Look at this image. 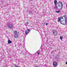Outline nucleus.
<instances>
[{
	"label": "nucleus",
	"instance_id": "f257e3e1",
	"mask_svg": "<svg viewBox=\"0 0 67 67\" xmlns=\"http://www.w3.org/2000/svg\"><path fill=\"white\" fill-rule=\"evenodd\" d=\"M15 34L14 37L15 38H18V36H19V32H17V31H14Z\"/></svg>",
	"mask_w": 67,
	"mask_h": 67
},
{
	"label": "nucleus",
	"instance_id": "f03ea898",
	"mask_svg": "<svg viewBox=\"0 0 67 67\" xmlns=\"http://www.w3.org/2000/svg\"><path fill=\"white\" fill-rule=\"evenodd\" d=\"M58 3H59V7H61V9H62L63 8V4L62 2H58Z\"/></svg>",
	"mask_w": 67,
	"mask_h": 67
},
{
	"label": "nucleus",
	"instance_id": "7ed1b4c3",
	"mask_svg": "<svg viewBox=\"0 0 67 67\" xmlns=\"http://www.w3.org/2000/svg\"><path fill=\"white\" fill-rule=\"evenodd\" d=\"M67 21H66L65 20H63V21L62 20L61 23V24H62L63 25H65V24H67Z\"/></svg>",
	"mask_w": 67,
	"mask_h": 67
},
{
	"label": "nucleus",
	"instance_id": "20e7f679",
	"mask_svg": "<svg viewBox=\"0 0 67 67\" xmlns=\"http://www.w3.org/2000/svg\"><path fill=\"white\" fill-rule=\"evenodd\" d=\"M8 27L9 29H13V25L12 24H10L8 26Z\"/></svg>",
	"mask_w": 67,
	"mask_h": 67
},
{
	"label": "nucleus",
	"instance_id": "39448f33",
	"mask_svg": "<svg viewBox=\"0 0 67 67\" xmlns=\"http://www.w3.org/2000/svg\"><path fill=\"white\" fill-rule=\"evenodd\" d=\"M27 31H26L25 32V34L26 35L27 34V33H29V32H30V29H27Z\"/></svg>",
	"mask_w": 67,
	"mask_h": 67
},
{
	"label": "nucleus",
	"instance_id": "423d86ee",
	"mask_svg": "<svg viewBox=\"0 0 67 67\" xmlns=\"http://www.w3.org/2000/svg\"><path fill=\"white\" fill-rule=\"evenodd\" d=\"M53 65L54 67H56L57 65V63L56 62H53Z\"/></svg>",
	"mask_w": 67,
	"mask_h": 67
},
{
	"label": "nucleus",
	"instance_id": "0eeeda50",
	"mask_svg": "<svg viewBox=\"0 0 67 67\" xmlns=\"http://www.w3.org/2000/svg\"><path fill=\"white\" fill-rule=\"evenodd\" d=\"M58 22H60V23H61V22H62V21H60L61 20V18L60 17L58 18Z\"/></svg>",
	"mask_w": 67,
	"mask_h": 67
},
{
	"label": "nucleus",
	"instance_id": "6e6552de",
	"mask_svg": "<svg viewBox=\"0 0 67 67\" xmlns=\"http://www.w3.org/2000/svg\"><path fill=\"white\" fill-rule=\"evenodd\" d=\"M63 17H64V18H65V21H66V22H67V16H66V15H64V16H63Z\"/></svg>",
	"mask_w": 67,
	"mask_h": 67
},
{
	"label": "nucleus",
	"instance_id": "1a4fd4ad",
	"mask_svg": "<svg viewBox=\"0 0 67 67\" xmlns=\"http://www.w3.org/2000/svg\"><path fill=\"white\" fill-rule=\"evenodd\" d=\"M53 34L54 35H57V33L56 31H54L53 32Z\"/></svg>",
	"mask_w": 67,
	"mask_h": 67
},
{
	"label": "nucleus",
	"instance_id": "9d476101",
	"mask_svg": "<svg viewBox=\"0 0 67 67\" xmlns=\"http://www.w3.org/2000/svg\"><path fill=\"white\" fill-rule=\"evenodd\" d=\"M59 56L58 55H57V56H55V59H58V58H59Z\"/></svg>",
	"mask_w": 67,
	"mask_h": 67
},
{
	"label": "nucleus",
	"instance_id": "9b49d317",
	"mask_svg": "<svg viewBox=\"0 0 67 67\" xmlns=\"http://www.w3.org/2000/svg\"><path fill=\"white\" fill-rule=\"evenodd\" d=\"M12 43V41L10 40V39H9L8 41V44H10Z\"/></svg>",
	"mask_w": 67,
	"mask_h": 67
},
{
	"label": "nucleus",
	"instance_id": "f8f14e48",
	"mask_svg": "<svg viewBox=\"0 0 67 67\" xmlns=\"http://www.w3.org/2000/svg\"><path fill=\"white\" fill-rule=\"evenodd\" d=\"M55 7H59V4L58 2L57 3L56 5H55Z\"/></svg>",
	"mask_w": 67,
	"mask_h": 67
},
{
	"label": "nucleus",
	"instance_id": "ddd939ff",
	"mask_svg": "<svg viewBox=\"0 0 67 67\" xmlns=\"http://www.w3.org/2000/svg\"><path fill=\"white\" fill-rule=\"evenodd\" d=\"M54 2V4H56V3H57V0H55Z\"/></svg>",
	"mask_w": 67,
	"mask_h": 67
},
{
	"label": "nucleus",
	"instance_id": "4468645a",
	"mask_svg": "<svg viewBox=\"0 0 67 67\" xmlns=\"http://www.w3.org/2000/svg\"><path fill=\"white\" fill-rule=\"evenodd\" d=\"M29 24V22H27L25 24V25H27Z\"/></svg>",
	"mask_w": 67,
	"mask_h": 67
},
{
	"label": "nucleus",
	"instance_id": "2eb2a0df",
	"mask_svg": "<svg viewBox=\"0 0 67 67\" xmlns=\"http://www.w3.org/2000/svg\"><path fill=\"white\" fill-rule=\"evenodd\" d=\"M49 48H50L51 49H53V47H49Z\"/></svg>",
	"mask_w": 67,
	"mask_h": 67
},
{
	"label": "nucleus",
	"instance_id": "dca6fc26",
	"mask_svg": "<svg viewBox=\"0 0 67 67\" xmlns=\"http://www.w3.org/2000/svg\"><path fill=\"white\" fill-rule=\"evenodd\" d=\"M60 12V11H56V12H57V13H59Z\"/></svg>",
	"mask_w": 67,
	"mask_h": 67
},
{
	"label": "nucleus",
	"instance_id": "f3484780",
	"mask_svg": "<svg viewBox=\"0 0 67 67\" xmlns=\"http://www.w3.org/2000/svg\"><path fill=\"white\" fill-rule=\"evenodd\" d=\"M37 53H38V55H39L40 54V52H37Z\"/></svg>",
	"mask_w": 67,
	"mask_h": 67
},
{
	"label": "nucleus",
	"instance_id": "a211bd4d",
	"mask_svg": "<svg viewBox=\"0 0 67 67\" xmlns=\"http://www.w3.org/2000/svg\"><path fill=\"white\" fill-rule=\"evenodd\" d=\"M60 38L61 40H62V37L60 36Z\"/></svg>",
	"mask_w": 67,
	"mask_h": 67
},
{
	"label": "nucleus",
	"instance_id": "6ab92c4d",
	"mask_svg": "<svg viewBox=\"0 0 67 67\" xmlns=\"http://www.w3.org/2000/svg\"><path fill=\"white\" fill-rule=\"evenodd\" d=\"M15 67H19V66H17L16 65H15Z\"/></svg>",
	"mask_w": 67,
	"mask_h": 67
},
{
	"label": "nucleus",
	"instance_id": "aec40b11",
	"mask_svg": "<svg viewBox=\"0 0 67 67\" xmlns=\"http://www.w3.org/2000/svg\"><path fill=\"white\" fill-rule=\"evenodd\" d=\"M56 7V9H58V6H55Z\"/></svg>",
	"mask_w": 67,
	"mask_h": 67
},
{
	"label": "nucleus",
	"instance_id": "412c9836",
	"mask_svg": "<svg viewBox=\"0 0 67 67\" xmlns=\"http://www.w3.org/2000/svg\"><path fill=\"white\" fill-rule=\"evenodd\" d=\"M48 25V23H46V25Z\"/></svg>",
	"mask_w": 67,
	"mask_h": 67
},
{
	"label": "nucleus",
	"instance_id": "4be33fe9",
	"mask_svg": "<svg viewBox=\"0 0 67 67\" xmlns=\"http://www.w3.org/2000/svg\"><path fill=\"white\" fill-rule=\"evenodd\" d=\"M52 52H53V53H54V51H52Z\"/></svg>",
	"mask_w": 67,
	"mask_h": 67
},
{
	"label": "nucleus",
	"instance_id": "5701e85b",
	"mask_svg": "<svg viewBox=\"0 0 67 67\" xmlns=\"http://www.w3.org/2000/svg\"><path fill=\"white\" fill-rule=\"evenodd\" d=\"M30 13H32V12L31 10L30 11Z\"/></svg>",
	"mask_w": 67,
	"mask_h": 67
},
{
	"label": "nucleus",
	"instance_id": "b1692460",
	"mask_svg": "<svg viewBox=\"0 0 67 67\" xmlns=\"http://www.w3.org/2000/svg\"><path fill=\"white\" fill-rule=\"evenodd\" d=\"M66 64L67 65V62H66Z\"/></svg>",
	"mask_w": 67,
	"mask_h": 67
},
{
	"label": "nucleus",
	"instance_id": "393cba45",
	"mask_svg": "<svg viewBox=\"0 0 67 67\" xmlns=\"http://www.w3.org/2000/svg\"><path fill=\"white\" fill-rule=\"evenodd\" d=\"M54 52H56V50H55L54 51Z\"/></svg>",
	"mask_w": 67,
	"mask_h": 67
},
{
	"label": "nucleus",
	"instance_id": "a878e982",
	"mask_svg": "<svg viewBox=\"0 0 67 67\" xmlns=\"http://www.w3.org/2000/svg\"><path fill=\"white\" fill-rule=\"evenodd\" d=\"M36 67H39V66H37Z\"/></svg>",
	"mask_w": 67,
	"mask_h": 67
},
{
	"label": "nucleus",
	"instance_id": "bb28decb",
	"mask_svg": "<svg viewBox=\"0 0 67 67\" xmlns=\"http://www.w3.org/2000/svg\"><path fill=\"white\" fill-rule=\"evenodd\" d=\"M56 61H58V60H56Z\"/></svg>",
	"mask_w": 67,
	"mask_h": 67
},
{
	"label": "nucleus",
	"instance_id": "cd10ccee",
	"mask_svg": "<svg viewBox=\"0 0 67 67\" xmlns=\"http://www.w3.org/2000/svg\"><path fill=\"white\" fill-rule=\"evenodd\" d=\"M66 7L67 8V5H66Z\"/></svg>",
	"mask_w": 67,
	"mask_h": 67
},
{
	"label": "nucleus",
	"instance_id": "c85d7f7f",
	"mask_svg": "<svg viewBox=\"0 0 67 67\" xmlns=\"http://www.w3.org/2000/svg\"><path fill=\"white\" fill-rule=\"evenodd\" d=\"M31 1H32V0H30Z\"/></svg>",
	"mask_w": 67,
	"mask_h": 67
}]
</instances>
